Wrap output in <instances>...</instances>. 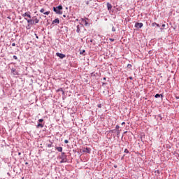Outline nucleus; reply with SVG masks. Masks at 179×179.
Wrapping results in <instances>:
<instances>
[{
	"label": "nucleus",
	"instance_id": "1",
	"mask_svg": "<svg viewBox=\"0 0 179 179\" xmlns=\"http://www.w3.org/2000/svg\"><path fill=\"white\" fill-rule=\"evenodd\" d=\"M53 10L57 15H62V6L60 5L57 7H53Z\"/></svg>",
	"mask_w": 179,
	"mask_h": 179
},
{
	"label": "nucleus",
	"instance_id": "2",
	"mask_svg": "<svg viewBox=\"0 0 179 179\" xmlns=\"http://www.w3.org/2000/svg\"><path fill=\"white\" fill-rule=\"evenodd\" d=\"M60 163H66L68 162V159H66V155H65V153L62 152V155L60 156Z\"/></svg>",
	"mask_w": 179,
	"mask_h": 179
},
{
	"label": "nucleus",
	"instance_id": "3",
	"mask_svg": "<svg viewBox=\"0 0 179 179\" xmlns=\"http://www.w3.org/2000/svg\"><path fill=\"white\" fill-rule=\"evenodd\" d=\"M22 16H23V17H29V19H31V13L30 12H27L24 14L22 15Z\"/></svg>",
	"mask_w": 179,
	"mask_h": 179
},
{
	"label": "nucleus",
	"instance_id": "4",
	"mask_svg": "<svg viewBox=\"0 0 179 179\" xmlns=\"http://www.w3.org/2000/svg\"><path fill=\"white\" fill-rule=\"evenodd\" d=\"M143 27V24L142 22H136L135 24V27H136V29H141V27Z\"/></svg>",
	"mask_w": 179,
	"mask_h": 179
},
{
	"label": "nucleus",
	"instance_id": "5",
	"mask_svg": "<svg viewBox=\"0 0 179 179\" xmlns=\"http://www.w3.org/2000/svg\"><path fill=\"white\" fill-rule=\"evenodd\" d=\"M57 57H59V58H61V59H63V58H65V55L59 52L56 53Z\"/></svg>",
	"mask_w": 179,
	"mask_h": 179
},
{
	"label": "nucleus",
	"instance_id": "6",
	"mask_svg": "<svg viewBox=\"0 0 179 179\" xmlns=\"http://www.w3.org/2000/svg\"><path fill=\"white\" fill-rule=\"evenodd\" d=\"M26 21H27V23H29V24H36V23H34V20H27V18H24Z\"/></svg>",
	"mask_w": 179,
	"mask_h": 179
},
{
	"label": "nucleus",
	"instance_id": "7",
	"mask_svg": "<svg viewBox=\"0 0 179 179\" xmlns=\"http://www.w3.org/2000/svg\"><path fill=\"white\" fill-rule=\"evenodd\" d=\"M81 23H83L85 26H89V22H87V20H86V19L82 18Z\"/></svg>",
	"mask_w": 179,
	"mask_h": 179
},
{
	"label": "nucleus",
	"instance_id": "8",
	"mask_svg": "<svg viewBox=\"0 0 179 179\" xmlns=\"http://www.w3.org/2000/svg\"><path fill=\"white\" fill-rule=\"evenodd\" d=\"M57 23V24H59V19L56 18L55 20L52 21V24H55Z\"/></svg>",
	"mask_w": 179,
	"mask_h": 179
},
{
	"label": "nucleus",
	"instance_id": "9",
	"mask_svg": "<svg viewBox=\"0 0 179 179\" xmlns=\"http://www.w3.org/2000/svg\"><path fill=\"white\" fill-rule=\"evenodd\" d=\"M107 8L108 10H111V9L113 8V6L111 5V3H107Z\"/></svg>",
	"mask_w": 179,
	"mask_h": 179
},
{
	"label": "nucleus",
	"instance_id": "10",
	"mask_svg": "<svg viewBox=\"0 0 179 179\" xmlns=\"http://www.w3.org/2000/svg\"><path fill=\"white\" fill-rule=\"evenodd\" d=\"M155 99H159V97H163V95L162 94H157L155 96Z\"/></svg>",
	"mask_w": 179,
	"mask_h": 179
},
{
	"label": "nucleus",
	"instance_id": "11",
	"mask_svg": "<svg viewBox=\"0 0 179 179\" xmlns=\"http://www.w3.org/2000/svg\"><path fill=\"white\" fill-rule=\"evenodd\" d=\"M34 22L35 24H37V23H38V22H40V20H38V18H35L34 20Z\"/></svg>",
	"mask_w": 179,
	"mask_h": 179
},
{
	"label": "nucleus",
	"instance_id": "12",
	"mask_svg": "<svg viewBox=\"0 0 179 179\" xmlns=\"http://www.w3.org/2000/svg\"><path fill=\"white\" fill-rule=\"evenodd\" d=\"M56 149L58 152H62V147H57Z\"/></svg>",
	"mask_w": 179,
	"mask_h": 179
},
{
	"label": "nucleus",
	"instance_id": "13",
	"mask_svg": "<svg viewBox=\"0 0 179 179\" xmlns=\"http://www.w3.org/2000/svg\"><path fill=\"white\" fill-rule=\"evenodd\" d=\"M44 127V125H43V124H41V123H39V124H37V128H43Z\"/></svg>",
	"mask_w": 179,
	"mask_h": 179
},
{
	"label": "nucleus",
	"instance_id": "14",
	"mask_svg": "<svg viewBox=\"0 0 179 179\" xmlns=\"http://www.w3.org/2000/svg\"><path fill=\"white\" fill-rule=\"evenodd\" d=\"M85 152H86L87 153H90V149L86 148Z\"/></svg>",
	"mask_w": 179,
	"mask_h": 179
},
{
	"label": "nucleus",
	"instance_id": "15",
	"mask_svg": "<svg viewBox=\"0 0 179 179\" xmlns=\"http://www.w3.org/2000/svg\"><path fill=\"white\" fill-rule=\"evenodd\" d=\"M43 14L48 15H50V11H46V12L43 13Z\"/></svg>",
	"mask_w": 179,
	"mask_h": 179
},
{
	"label": "nucleus",
	"instance_id": "16",
	"mask_svg": "<svg viewBox=\"0 0 179 179\" xmlns=\"http://www.w3.org/2000/svg\"><path fill=\"white\" fill-rule=\"evenodd\" d=\"M116 134H117V136L120 135V130L119 129L116 130Z\"/></svg>",
	"mask_w": 179,
	"mask_h": 179
},
{
	"label": "nucleus",
	"instance_id": "17",
	"mask_svg": "<svg viewBox=\"0 0 179 179\" xmlns=\"http://www.w3.org/2000/svg\"><path fill=\"white\" fill-rule=\"evenodd\" d=\"M157 24V23L153 22V23L152 24V27H155V26H156Z\"/></svg>",
	"mask_w": 179,
	"mask_h": 179
},
{
	"label": "nucleus",
	"instance_id": "18",
	"mask_svg": "<svg viewBox=\"0 0 179 179\" xmlns=\"http://www.w3.org/2000/svg\"><path fill=\"white\" fill-rule=\"evenodd\" d=\"M45 10H44V8H42V9L40 10V12H41V13H44Z\"/></svg>",
	"mask_w": 179,
	"mask_h": 179
},
{
	"label": "nucleus",
	"instance_id": "19",
	"mask_svg": "<svg viewBox=\"0 0 179 179\" xmlns=\"http://www.w3.org/2000/svg\"><path fill=\"white\" fill-rule=\"evenodd\" d=\"M27 30H30V24H29L27 26Z\"/></svg>",
	"mask_w": 179,
	"mask_h": 179
},
{
	"label": "nucleus",
	"instance_id": "20",
	"mask_svg": "<svg viewBox=\"0 0 179 179\" xmlns=\"http://www.w3.org/2000/svg\"><path fill=\"white\" fill-rule=\"evenodd\" d=\"M129 151H128V149L124 150V153H129Z\"/></svg>",
	"mask_w": 179,
	"mask_h": 179
},
{
	"label": "nucleus",
	"instance_id": "21",
	"mask_svg": "<svg viewBox=\"0 0 179 179\" xmlns=\"http://www.w3.org/2000/svg\"><path fill=\"white\" fill-rule=\"evenodd\" d=\"M43 121H44V120H43V119H39L38 120V122H43Z\"/></svg>",
	"mask_w": 179,
	"mask_h": 179
},
{
	"label": "nucleus",
	"instance_id": "22",
	"mask_svg": "<svg viewBox=\"0 0 179 179\" xmlns=\"http://www.w3.org/2000/svg\"><path fill=\"white\" fill-rule=\"evenodd\" d=\"M12 46H13V47H15V46H16V43H12Z\"/></svg>",
	"mask_w": 179,
	"mask_h": 179
},
{
	"label": "nucleus",
	"instance_id": "23",
	"mask_svg": "<svg viewBox=\"0 0 179 179\" xmlns=\"http://www.w3.org/2000/svg\"><path fill=\"white\" fill-rule=\"evenodd\" d=\"M97 106L99 107V108H101V103L98 104Z\"/></svg>",
	"mask_w": 179,
	"mask_h": 179
},
{
	"label": "nucleus",
	"instance_id": "24",
	"mask_svg": "<svg viewBox=\"0 0 179 179\" xmlns=\"http://www.w3.org/2000/svg\"><path fill=\"white\" fill-rule=\"evenodd\" d=\"M13 59H17V57L16 55H14V56H13Z\"/></svg>",
	"mask_w": 179,
	"mask_h": 179
},
{
	"label": "nucleus",
	"instance_id": "25",
	"mask_svg": "<svg viewBox=\"0 0 179 179\" xmlns=\"http://www.w3.org/2000/svg\"><path fill=\"white\" fill-rule=\"evenodd\" d=\"M80 31V29H79V27L77 28V33H79Z\"/></svg>",
	"mask_w": 179,
	"mask_h": 179
},
{
	"label": "nucleus",
	"instance_id": "26",
	"mask_svg": "<svg viewBox=\"0 0 179 179\" xmlns=\"http://www.w3.org/2000/svg\"><path fill=\"white\" fill-rule=\"evenodd\" d=\"M112 31H115V27L112 28Z\"/></svg>",
	"mask_w": 179,
	"mask_h": 179
},
{
	"label": "nucleus",
	"instance_id": "27",
	"mask_svg": "<svg viewBox=\"0 0 179 179\" xmlns=\"http://www.w3.org/2000/svg\"><path fill=\"white\" fill-rule=\"evenodd\" d=\"M131 66H132V65H131V64L127 65V68H131Z\"/></svg>",
	"mask_w": 179,
	"mask_h": 179
},
{
	"label": "nucleus",
	"instance_id": "28",
	"mask_svg": "<svg viewBox=\"0 0 179 179\" xmlns=\"http://www.w3.org/2000/svg\"><path fill=\"white\" fill-rule=\"evenodd\" d=\"M116 129H120V127L118 125H116Z\"/></svg>",
	"mask_w": 179,
	"mask_h": 179
},
{
	"label": "nucleus",
	"instance_id": "29",
	"mask_svg": "<svg viewBox=\"0 0 179 179\" xmlns=\"http://www.w3.org/2000/svg\"><path fill=\"white\" fill-rule=\"evenodd\" d=\"M109 40L110 41H112V42L114 41V38H110Z\"/></svg>",
	"mask_w": 179,
	"mask_h": 179
},
{
	"label": "nucleus",
	"instance_id": "30",
	"mask_svg": "<svg viewBox=\"0 0 179 179\" xmlns=\"http://www.w3.org/2000/svg\"><path fill=\"white\" fill-rule=\"evenodd\" d=\"M83 52H85V50H83L82 52H80V54H83Z\"/></svg>",
	"mask_w": 179,
	"mask_h": 179
},
{
	"label": "nucleus",
	"instance_id": "31",
	"mask_svg": "<svg viewBox=\"0 0 179 179\" xmlns=\"http://www.w3.org/2000/svg\"><path fill=\"white\" fill-rule=\"evenodd\" d=\"M69 143L68 140L64 141V143Z\"/></svg>",
	"mask_w": 179,
	"mask_h": 179
},
{
	"label": "nucleus",
	"instance_id": "32",
	"mask_svg": "<svg viewBox=\"0 0 179 179\" xmlns=\"http://www.w3.org/2000/svg\"><path fill=\"white\" fill-rule=\"evenodd\" d=\"M52 145L51 144H48V148H51Z\"/></svg>",
	"mask_w": 179,
	"mask_h": 179
},
{
	"label": "nucleus",
	"instance_id": "33",
	"mask_svg": "<svg viewBox=\"0 0 179 179\" xmlns=\"http://www.w3.org/2000/svg\"><path fill=\"white\" fill-rule=\"evenodd\" d=\"M85 3H86V5H89V1H87L85 2Z\"/></svg>",
	"mask_w": 179,
	"mask_h": 179
},
{
	"label": "nucleus",
	"instance_id": "34",
	"mask_svg": "<svg viewBox=\"0 0 179 179\" xmlns=\"http://www.w3.org/2000/svg\"><path fill=\"white\" fill-rule=\"evenodd\" d=\"M156 26H157V27H160V24H157Z\"/></svg>",
	"mask_w": 179,
	"mask_h": 179
},
{
	"label": "nucleus",
	"instance_id": "35",
	"mask_svg": "<svg viewBox=\"0 0 179 179\" xmlns=\"http://www.w3.org/2000/svg\"><path fill=\"white\" fill-rule=\"evenodd\" d=\"M36 38H38V36H37V34H35Z\"/></svg>",
	"mask_w": 179,
	"mask_h": 179
},
{
	"label": "nucleus",
	"instance_id": "36",
	"mask_svg": "<svg viewBox=\"0 0 179 179\" xmlns=\"http://www.w3.org/2000/svg\"><path fill=\"white\" fill-rule=\"evenodd\" d=\"M162 27H166V24H163Z\"/></svg>",
	"mask_w": 179,
	"mask_h": 179
},
{
	"label": "nucleus",
	"instance_id": "37",
	"mask_svg": "<svg viewBox=\"0 0 179 179\" xmlns=\"http://www.w3.org/2000/svg\"><path fill=\"white\" fill-rule=\"evenodd\" d=\"M122 125H125V122H123L122 123Z\"/></svg>",
	"mask_w": 179,
	"mask_h": 179
},
{
	"label": "nucleus",
	"instance_id": "38",
	"mask_svg": "<svg viewBox=\"0 0 179 179\" xmlns=\"http://www.w3.org/2000/svg\"><path fill=\"white\" fill-rule=\"evenodd\" d=\"M176 99H179V96H176Z\"/></svg>",
	"mask_w": 179,
	"mask_h": 179
},
{
	"label": "nucleus",
	"instance_id": "39",
	"mask_svg": "<svg viewBox=\"0 0 179 179\" xmlns=\"http://www.w3.org/2000/svg\"><path fill=\"white\" fill-rule=\"evenodd\" d=\"M129 79L132 80V77H130Z\"/></svg>",
	"mask_w": 179,
	"mask_h": 179
},
{
	"label": "nucleus",
	"instance_id": "40",
	"mask_svg": "<svg viewBox=\"0 0 179 179\" xmlns=\"http://www.w3.org/2000/svg\"><path fill=\"white\" fill-rule=\"evenodd\" d=\"M64 16V17H66V15H63Z\"/></svg>",
	"mask_w": 179,
	"mask_h": 179
},
{
	"label": "nucleus",
	"instance_id": "41",
	"mask_svg": "<svg viewBox=\"0 0 179 179\" xmlns=\"http://www.w3.org/2000/svg\"><path fill=\"white\" fill-rule=\"evenodd\" d=\"M103 80H106V78H103Z\"/></svg>",
	"mask_w": 179,
	"mask_h": 179
},
{
	"label": "nucleus",
	"instance_id": "42",
	"mask_svg": "<svg viewBox=\"0 0 179 179\" xmlns=\"http://www.w3.org/2000/svg\"><path fill=\"white\" fill-rule=\"evenodd\" d=\"M18 155H20V152H19Z\"/></svg>",
	"mask_w": 179,
	"mask_h": 179
},
{
	"label": "nucleus",
	"instance_id": "43",
	"mask_svg": "<svg viewBox=\"0 0 179 179\" xmlns=\"http://www.w3.org/2000/svg\"><path fill=\"white\" fill-rule=\"evenodd\" d=\"M25 164H27V163H25Z\"/></svg>",
	"mask_w": 179,
	"mask_h": 179
},
{
	"label": "nucleus",
	"instance_id": "44",
	"mask_svg": "<svg viewBox=\"0 0 179 179\" xmlns=\"http://www.w3.org/2000/svg\"><path fill=\"white\" fill-rule=\"evenodd\" d=\"M0 8H1V6H0Z\"/></svg>",
	"mask_w": 179,
	"mask_h": 179
}]
</instances>
